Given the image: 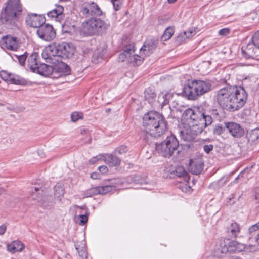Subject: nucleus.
Returning <instances> with one entry per match:
<instances>
[{
    "label": "nucleus",
    "instance_id": "nucleus-1",
    "mask_svg": "<svg viewBox=\"0 0 259 259\" xmlns=\"http://www.w3.org/2000/svg\"><path fill=\"white\" fill-rule=\"evenodd\" d=\"M183 118L186 123L183 124V127H180V136L181 139L187 142L194 141L196 136L212 122L210 115L198 111L195 112L191 108L184 111Z\"/></svg>",
    "mask_w": 259,
    "mask_h": 259
},
{
    "label": "nucleus",
    "instance_id": "nucleus-2",
    "mask_svg": "<svg viewBox=\"0 0 259 259\" xmlns=\"http://www.w3.org/2000/svg\"><path fill=\"white\" fill-rule=\"evenodd\" d=\"M247 94L241 87L227 85L219 90L215 99L224 109L234 111L242 107L246 102Z\"/></svg>",
    "mask_w": 259,
    "mask_h": 259
},
{
    "label": "nucleus",
    "instance_id": "nucleus-3",
    "mask_svg": "<svg viewBox=\"0 0 259 259\" xmlns=\"http://www.w3.org/2000/svg\"><path fill=\"white\" fill-rule=\"evenodd\" d=\"M157 42L156 40H149L145 42L140 49V55H133L135 52V46L134 44H129L124 47L123 52L119 55L118 60L134 66L140 65L143 62L144 57L150 55L155 49Z\"/></svg>",
    "mask_w": 259,
    "mask_h": 259
},
{
    "label": "nucleus",
    "instance_id": "nucleus-4",
    "mask_svg": "<svg viewBox=\"0 0 259 259\" xmlns=\"http://www.w3.org/2000/svg\"><path fill=\"white\" fill-rule=\"evenodd\" d=\"M143 126L145 132L151 136L159 137L166 129V124L163 117L157 112L151 111L144 115Z\"/></svg>",
    "mask_w": 259,
    "mask_h": 259
},
{
    "label": "nucleus",
    "instance_id": "nucleus-5",
    "mask_svg": "<svg viewBox=\"0 0 259 259\" xmlns=\"http://www.w3.org/2000/svg\"><path fill=\"white\" fill-rule=\"evenodd\" d=\"M21 11L20 0H9L4 11L1 15V22L9 28L17 26Z\"/></svg>",
    "mask_w": 259,
    "mask_h": 259
},
{
    "label": "nucleus",
    "instance_id": "nucleus-6",
    "mask_svg": "<svg viewBox=\"0 0 259 259\" xmlns=\"http://www.w3.org/2000/svg\"><path fill=\"white\" fill-rule=\"evenodd\" d=\"M211 87V84L207 81L194 80L187 83L184 88V92L189 99L195 100L210 91Z\"/></svg>",
    "mask_w": 259,
    "mask_h": 259
},
{
    "label": "nucleus",
    "instance_id": "nucleus-7",
    "mask_svg": "<svg viewBox=\"0 0 259 259\" xmlns=\"http://www.w3.org/2000/svg\"><path fill=\"white\" fill-rule=\"evenodd\" d=\"M108 25L100 19L92 18L82 23L81 32L85 35H92L106 30Z\"/></svg>",
    "mask_w": 259,
    "mask_h": 259
},
{
    "label": "nucleus",
    "instance_id": "nucleus-8",
    "mask_svg": "<svg viewBox=\"0 0 259 259\" xmlns=\"http://www.w3.org/2000/svg\"><path fill=\"white\" fill-rule=\"evenodd\" d=\"M179 142L174 135H171L162 143L156 145V150L164 157H170L179 147Z\"/></svg>",
    "mask_w": 259,
    "mask_h": 259
},
{
    "label": "nucleus",
    "instance_id": "nucleus-9",
    "mask_svg": "<svg viewBox=\"0 0 259 259\" xmlns=\"http://www.w3.org/2000/svg\"><path fill=\"white\" fill-rule=\"evenodd\" d=\"M243 244H241L236 241H231L229 239L224 240L220 243L217 252L226 253L228 252L240 251L244 248Z\"/></svg>",
    "mask_w": 259,
    "mask_h": 259
},
{
    "label": "nucleus",
    "instance_id": "nucleus-10",
    "mask_svg": "<svg viewBox=\"0 0 259 259\" xmlns=\"http://www.w3.org/2000/svg\"><path fill=\"white\" fill-rule=\"evenodd\" d=\"M80 14L84 17L90 16H100L102 11L97 4L94 2H85L81 6L79 10Z\"/></svg>",
    "mask_w": 259,
    "mask_h": 259
},
{
    "label": "nucleus",
    "instance_id": "nucleus-11",
    "mask_svg": "<svg viewBox=\"0 0 259 259\" xmlns=\"http://www.w3.org/2000/svg\"><path fill=\"white\" fill-rule=\"evenodd\" d=\"M75 50L73 44L71 43L63 42L55 46V51L57 55L63 58H69L73 56Z\"/></svg>",
    "mask_w": 259,
    "mask_h": 259
},
{
    "label": "nucleus",
    "instance_id": "nucleus-12",
    "mask_svg": "<svg viewBox=\"0 0 259 259\" xmlns=\"http://www.w3.org/2000/svg\"><path fill=\"white\" fill-rule=\"evenodd\" d=\"M37 34L40 38L47 41L52 40L56 36V32L53 26L48 24H42L39 27Z\"/></svg>",
    "mask_w": 259,
    "mask_h": 259
},
{
    "label": "nucleus",
    "instance_id": "nucleus-13",
    "mask_svg": "<svg viewBox=\"0 0 259 259\" xmlns=\"http://www.w3.org/2000/svg\"><path fill=\"white\" fill-rule=\"evenodd\" d=\"M225 127L232 136L235 137H240L243 135L244 131L240 124L235 122L225 123Z\"/></svg>",
    "mask_w": 259,
    "mask_h": 259
},
{
    "label": "nucleus",
    "instance_id": "nucleus-14",
    "mask_svg": "<svg viewBox=\"0 0 259 259\" xmlns=\"http://www.w3.org/2000/svg\"><path fill=\"white\" fill-rule=\"evenodd\" d=\"M64 8L61 5H56L55 8L47 13L48 17L54 19L57 22H60L64 18Z\"/></svg>",
    "mask_w": 259,
    "mask_h": 259
},
{
    "label": "nucleus",
    "instance_id": "nucleus-15",
    "mask_svg": "<svg viewBox=\"0 0 259 259\" xmlns=\"http://www.w3.org/2000/svg\"><path fill=\"white\" fill-rule=\"evenodd\" d=\"M26 22L31 27L39 28L44 23V19L36 14H31L28 15Z\"/></svg>",
    "mask_w": 259,
    "mask_h": 259
},
{
    "label": "nucleus",
    "instance_id": "nucleus-16",
    "mask_svg": "<svg viewBox=\"0 0 259 259\" xmlns=\"http://www.w3.org/2000/svg\"><path fill=\"white\" fill-rule=\"evenodd\" d=\"M4 47L6 49L16 51L19 47V43L16 37H12V36H6L3 38Z\"/></svg>",
    "mask_w": 259,
    "mask_h": 259
},
{
    "label": "nucleus",
    "instance_id": "nucleus-17",
    "mask_svg": "<svg viewBox=\"0 0 259 259\" xmlns=\"http://www.w3.org/2000/svg\"><path fill=\"white\" fill-rule=\"evenodd\" d=\"M240 231L239 225L236 222H232L226 227V233L228 236L235 238L238 236Z\"/></svg>",
    "mask_w": 259,
    "mask_h": 259
},
{
    "label": "nucleus",
    "instance_id": "nucleus-18",
    "mask_svg": "<svg viewBox=\"0 0 259 259\" xmlns=\"http://www.w3.org/2000/svg\"><path fill=\"white\" fill-rule=\"evenodd\" d=\"M203 163L200 159L191 160L190 161L189 170L193 174L198 175L203 170Z\"/></svg>",
    "mask_w": 259,
    "mask_h": 259
},
{
    "label": "nucleus",
    "instance_id": "nucleus-19",
    "mask_svg": "<svg viewBox=\"0 0 259 259\" xmlns=\"http://www.w3.org/2000/svg\"><path fill=\"white\" fill-rule=\"evenodd\" d=\"M41 55L47 62L51 63L52 57L57 56L55 51V46H49L47 47L43 50Z\"/></svg>",
    "mask_w": 259,
    "mask_h": 259
},
{
    "label": "nucleus",
    "instance_id": "nucleus-20",
    "mask_svg": "<svg viewBox=\"0 0 259 259\" xmlns=\"http://www.w3.org/2000/svg\"><path fill=\"white\" fill-rule=\"evenodd\" d=\"M103 161L111 167L119 165L121 162L119 158L111 154H103Z\"/></svg>",
    "mask_w": 259,
    "mask_h": 259
},
{
    "label": "nucleus",
    "instance_id": "nucleus-21",
    "mask_svg": "<svg viewBox=\"0 0 259 259\" xmlns=\"http://www.w3.org/2000/svg\"><path fill=\"white\" fill-rule=\"evenodd\" d=\"M25 247L24 244L19 241H14L7 245V250L12 253L21 251Z\"/></svg>",
    "mask_w": 259,
    "mask_h": 259
},
{
    "label": "nucleus",
    "instance_id": "nucleus-22",
    "mask_svg": "<svg viewBox=\"0 0 259 259\" xmlns=\"http://www.w3.org/2000/svg\"><path fill=\"white\" fill-rule=\"evenodd\" d=\"M38 54L36 53H33L28 58V67L30 70L35 72L37 70V68L39 65L37 62Z\"/></svg>",
    "mask_w": 259,
    "mask_h": 259
},
{
    "label": "nucleus",
    "instance_id": "nucleus-23",
    "mask_svg": "<svg viewBox=\"0 0 259 259\" xmlns=\"http://www.w3.org/2000/svg\"><path fill=\"white\" fill-rule=\"evenodd\" d=\"M52 71L53 68L52 66L43 63L40 65H38L35 72H37L43 76H47L50 74Z\"/></svg>",
    "mask_w": 259,
    "mask_h": 259
},
{
    "label": "nucleus",
    "instance_id": "nucleus-24",
    "mask_svg": "<svg viewBox=\"0 0 259 259\" xmlns=\"http://www.w3.org/2000/svg\"><path fill=\"white\" fill-rule=\"evenodd\" d=\"M253 44H248L245 47H242V53L243 56L248 59L253 56L255 54L254 49L253 47Z\"/></svg>",
    "mask_w": 259,
    "mask_h": 259
},
{
    "label": "nucleus",
    "instance_id": "nucleus-25",
    "mask_svg": "<svg viewBox=\"0 0 259 259\" xmlns=\"http://www.w3.org/2000/svg\"><path fill=\"white\" fill-rule=\"evenodd\" d=\"M175 172L177 176L179 178H183L184 182L187 185V184L189 182L190 178L188 173L185 170L184 168L181 166L178 167L176 169Z\"/></svg>",
    "mask_w": 259,
    "mask_h": 259
},
{
    "label": "nucleus",
    "instance_id": "nucleus-26",
    "mask_svg": "<svg viewBox=\"0 0 259 259\" xmlns=\"http://www.w3.org/2000/svg\"><path fill=\"white\" fill-rule=\"evenodd\" d=\"M54 196L55 197L60 198L62 197L64 193L63 185L61 183H57L54 188Z\"/></svg>",
    "mask_w": 259,
    "mask_h": 259
},
{
    "label": "nucleus",
    "instance_id": "nucleus-27",
    "mask_svg": "<svg viewBox=\"0 0 259 259\" xmlns=\"http://www.w3.org/2000/svg\"><path fill=\"white\" fill-rule=\"evenodd\" d=\"M88 212H84V214H79V215H75L74 220L76 223H78L79 225H85L88 221Z\"/></svg>",
    "mask_w": 259,
    "mask_h": 259
},
{
    "label": "nucleus",
    "instance_id": "nucleus-28",
    "mask_svg": "<svg viewBox=\"0 0 259 259\" xmlns=\"http://www.w3.org/2000/svg\"><path fill=\"white\" fill-rule=\"evenodd\" d=\"M58 72L61 76H66L70 73V69L66 64L61 63L58 65Z\"/></svg>",
    "mask_w": 259,
    "mask_h": 259
},
{
    "label": "nucleus",
    "instance_id": "nucleus-29",
    "mask_svg": "<svg viewBox=\"0 0 259 259\" xmlns=\"http://www.w3.org/2000/svg\"><path fill=\"white\" fill-rule=\"evenodd\" d=\"M247 136L249 142H255L259 139V129L256 128L251 131Z\"/></svg>",
    "mask_w": 259,
    "mask_h": 259
},
{
    "label": "nucleus",
    "instance_id": "nucleus-30",
    "mask_svg": "<svg viewBox=\"0 0 259 259\" xmlns=\"http://www.w3.org/2000/svg\"><path fill=\"white\" fill-rule=\"evenodd\" d=\"M145 98L149 103H152L155 100L156 95L152 90L147 89L145 91Z\"/></svg>",
    "mask_w": 259,
    "mask_h": 259
},
{
    "label": "nucleus",
    "instance_id": "nucleus-31",
    "mask_svg": "<svg viewBox=\"0 0 259 259\" xmlns=\"http://www.w3.org/2000/svg\"><path fill=\"white\" fill-rule=\"evenodd\" d=\"M174 30L172 27H168L164 31L163 35L162 36V39L164 41L169 40L173 35Z\"/></svg>",
    "mask_w": 259,
    "mask_h": 259
},
{
    "label": "nucleus",
    "instance_id": "nucleus-32",
    "mask_svg": "<svg viewBox=\"0 0 259 259\" xmlns=\"http://www.w3.org/2000/svg\"><path fill=\"white\" fill-rule=\"evenodd\" d=\"M75 249L77 251L79 255L82 258H85L87 257V253L84 247H80L75 245Z\"/></svg>",
    "mask_w": 259,
    "mask_h": 259
},
{
    "label": "nucleus",
    "instance_id": "nucleus-33",
    "mask_svg": "<svg viewBox=\"0 0 259 259\" xmlns=\"http://www.w3.org/2000/svg\"><path fill=\"white\" fill-rule=\"evenodd\" d=\"M113 189V187L110 185L99 186V190H100L101 194H106V193L112 191Z\"/></svg>",
    "mask_w": 259,
    "mask_h": 259
},
{
    "label": "nucleus",
    "instance_id": "nucleus-34",
    "mask_svg": "<svg viewBox=\"0 0 259 259\" xmlns=\"http://www.w3.org/2000/svg\"><path fill=\"white\" fill-rule=\"evenodd\" d=\"M252 41L254 46L259 49V31L255 32L252 37Z\"/></svg>",
    "mask_w": 259,
    "mask_h": 259
},
{
    "label": "nucleus",
    "instance_id": "nucleus-35",
    "mask_svg": "<svg viewBox=\"0 0 259 259\" xmlns=\"http://www.w3.org/2000/svg\"><path fill=\"white\" fill-rule=\"evenodd\" d=\"M83 114L81 112H74L71 115V120L73 122L77 121L79 119L82 117Z\"/></svg>",
    "mask_w": 259,
    "mask_h": 259
},
{
    "label": "nucleus",
    "instance_id": "nucleus-36",
    "mask_svg": "<svg viewBox=\"0 0 259 259\" xmlns=\"http://www.w3.org/2000/svg\"><path fill=\"white\" fill-rule=\"evenodd\" d=\"M196 33L195 30L193 28L190 29L188 31H185L182 35V38L185 39L186 38H189Z\"/></svg>",
    "mask_w": 259,
    "mask_h": 259
},
{
    "label": "nucleus",
    "instance_id": "nucleus-37",
    "mask_svg": "<svg viewBox=\"0 0 259 259\" xmlns=\"http://www.w3.org/2000/svg\"><path fill=\"white\" fill-rule=\"evenodd\" d=\"M74 207L75 209V215H77L78 213L80 214H84L83 211H84V212H88L86 210V207L85 205L82 206L75 205Z\"/></svg>",
    "mask_w": 259,
    "mask_h": 259
},
{
    "label": "nucleus",
    "instance_id": "nucleus-38",
    "mask_svg": "<svg viewBox=\"0 0 259 259\" xmlns=\"http://www.w3.org/2000/svg\"><path fill=\"white\" fill-rule=\"evenodd\" d=\"M99 160H103V154H99L93 157L89 160V163L91 164H93Z\"/></svg>",
    "mask_w": 259,
    "mask_h": 259
},
{
    "label": "nucleus",
    "instance_id": "nucleus-39",
    "mask_svg": "<svg viewBox=\"0 0 259 259\" xmlns=\"http://www.w3.org/2000/svg\"><path fill=\"white\" fill-rule=\"evenodd\" d=\"M15 56L21 65H23L25 64V62L27 58L25 54L15 55Z\"/></svg>",
    "mask_w": 259,
    "mask_h": 259
},
{
    "label": "nucleus",
    "instance_id": "nucleus-40",
    "mask_svg": "<svg viewBox=\"0 0 259 259\" xmlns=\"http://www.w3.org/2000/svg\"><path fill=\"white\" fill-rule=\"evenodd\" d=\"M174 94L170 93H166L163 96L164 98V103L165 104H168L170 101V100L172 98Z\"/></svg>",
    "mask_w": 259,
    "mask_h": 259
},
{
    "label": "nucleus",
    "instance_id": "nucleus-41",
    "mask_svg": "<svg viewBox=\"0 0 259 259\" xmlns=\"http://www.w3.org/2000/svg\"><path fill=\"white\" fill-rule=\"evenodd\" d=\"M0 76L2 78L5 80H8L10 78V74L8 73L6 71H1L0 72Z\"/></svg>",
    "mask_w": 259,
    "mask_h": 259
},
{
    "label": "nucleus",
    "instance_id": "nucleus-42",
    "mask_svg": "<svg viewBox=\"0 0 259 259\" xmlns=\"http://www.w3.org/2000/svg\"><path fill=\"white\" fill-rule=\"evenodd\" d=\"M115 10H118L121 6V2L120 0H111Z\"/></svg>",
    "mask_w": 259,
    "mask_h": 259
},
{
    "label": "nucleus",
    "instance_id": "nucleus-43",
    "mask_svg": "<svg viewBox=\"0 0 259 259\" xmlns=\"http://www.w3.org/2000/svg\"><path fill=\"white\" fill-rule=\"evenodd\" d=\"M116 151H117L119 154H121L127 152V148L126 146L122 145L118 147Z\"/></svg>",
    "mask_w": 259,
    "mask_h": 259
},
{
    "label": "nucleus",
    "instance_id": "nucleus-44",
    "mask_svg": "<svg viewBox=\"0 0 259 259\" xmlns=\"http://www.w3.org/2000/svg\"><path fill=\"white\" fill-rule=\"evenodd\" d=\"M230 32V30L229 28H223L221 29L219 32V34L220 35L224 36L228 35Z\"/></svg>",
    "mask_w": 259,
    "mask_h": 259
},
{
    "label": "nucleus",
    "instance_id": "nucleus-45",
    "mask_svg": "<svg viewBox=\"0 0 259 259\" xmlns=\"http://www.w3.org/2000/svg\"><path fill=\"white\" fill-rule=\"evenodd\" d=\"M213 145L211 144L210 145H205L203 147V149L205 152L208 153L213 149Z\"/></svg>",
    "mask_w": 259,
    "mask_h": 259
},
{
    "label": "nucleus",
    "instance_id": "nucleus-46",
    "mask_svg": "<svg viewBox=\"0 0 259 259\" xmlns=\"http://www.w3.org/2000/svg\"><path fill=\"white\" fill-rule=\"evenodd\" d=\"M99 170L103 174H105L108 171V168L106 166L102 165L99 167Z\"/></svg>",
    "mask_w": 259,
    "mask_h": 259
},
{
    "label": "nucleus",
    "instance_id": "nucleus-47",
    "mask_svg": "<svg viewBox=\"0 0 259 259\" xmlns=\"http://www.w3.org/2000/svg\"><path fill=\"white\" fill-rule=\"evenodd\" d=\"M7 229V225L5 224L0 226V235H3L5 234Z\"/></svg>",
    "mask_w": 259,
    "mask_h": 259
},
{
    "label": "nucleus",
    "instance_id": "nucleus-48",
    "mask_svg": "<svg viewBox=\"0 0 259 259\" xmlns=\"http://www.w3.org/2000/svg\"><path fill=\"white\" fill-rule=\"evenodd\" d=\"M258 230V228H256V226L254 225L251 226L248 229V233L251 234L253 232L256 231Z\"/></svg>",
    "mask_w": 259,
    "mask_h": 259
},
{
    "label": "nucleus",
    "instance_id": "nucleus-49",
    "mask_svg": "<svg viewBox=\"0 0 259 259\" xmlns=\"http://www.w3.org/2000/svg\"><path fill=\"white\" fill-rule=\"evenodd\" d=\"M92 190H93V192L94 193V195L101 194L100 190H99V186L95 188H91Z\"/></svg>",
    "mask_w": 259,
    "mask_h": 259
},
{
    "label": "nucleus",
    "instance_id": "nucleus-50",
    "mask_svg": "<svg viewBox=\"0 0 259 259\" xmlns=\"http://www.w3.org/2000/svg\"><path fill=\"white\" fill-rule=\"evenodd\" d=\"M99 176H100L99 174L96 172H92L90 175V177L92 179H94V180L99 179Z\"/></svg>",
    "mask_w": 259,
    "mask_h": 259
},
{
    "label": "nucleus",
    "instance_id": "nucleus-51",
    "mask_svg": "<svg viewBox=\"0 0 259 259\" xmlns=\"http://www.w3.org/2000/svg\"><path fill=\"white\" fill-rule=\"evenodd\" d=\"M93 195H94V193L93 192V190H92V189H90L87 191V192H85L84 197H91Z\"/></svg>",
    "mask_w": 259,
    "mask_h": 259
},
{
    "label": "nucleus",
    "instance_id": "nucleus-52",
    "mask_svg": "<svg viewBox=\"0 0 259 259\" xmlns=\"http://www.w3.org/2000/svg\"><path fill=\"white\" fill-rule=\"evenodd\" d=\"M255 198L256 200H258L259 202V188H256L255 189Z\"/></svg>",
    "mask_w": 259,
    "mask_h": 259
},
{
    "label": "nucleus",
    "instance_id": "nucleus-53",
    "mask_svg": "<svg viewBox=\"0 0 259 259\" xmlns=\"http://www.w3.org/2000/svg\"><path fill=\"white\" fill-rule=\"evenodd\" d=\"M234 198V196L232 195H231V197L229 198V201H228V203L229 205H232L234 203V201L231 202V199Z\"/></svg>",
    "mask_w": 259,
    "mask_h": 259
},
{
    "label": "nucleus",
    "instance_id": "nucleus-54",
    "mask_svg": "<svg viewBox=\"0 0 259 259\" xmlns=\"http://www.w3.org/2000/svg\"><path fill=\"white\" fill-rule=\"evenodd\" d=\"M256 244L259 245V233L256 236L255 238Z\"/></svg>",
    "mask_w": 259,
    "mask_h": 259
},
{
    "label": "nucleus",
    "instance_id": "nucleus-55",
    "mask_svg": "<svg viewBox=\"0 0 259 259\" xmlns=\"http://www.w3.org/2000/svg\"><path fill=\"white\" fill-rule=\"evenodd\" d=\"M249 246L250 247L252 251L255 250L257 249V247L255 245H249Z\"/></svg>",
    "mask_w": 259,
    "mask_h": 259
},
{
    "label": "nucleus",
    "instance_id": "nucleus-56",
    "mask_svg": "<svg viewBox=\"0 0 259 259\" xmlns=\"http://www.w3.org/2000/svg\"><path fill=\"white\" fill-rule=\"evenodd\" d=\"M177 0H167V2L169 4H174L175 3Z\"/></svg>",
    "mask_w": 259,
    "mask_h": 259
},
{
    "label": "nucleus",
    "instance_id": "nucleus-57",
    "mask_svg": "<svg viewBox=\"0 0 259 259\" xmlns=\"http://www.w3.org/2000/svg\"><path fill=\"white\" fill-rule=\"evenodd\" d=\"M41 188H38V187H34V189H35V191H38L40 190Z\"/></svg>",
    "mask_w": 259,
    "mask_h": 259
},
{
    "label": "nucleus",
    "instance_id": "nucleus-58",
    "mask_svg": "<svg viewBox=\"0 0 259 259\" xmlns=\"http://www.w3.org/2000/svg\"><path fill=\"white\" fill-rule=\"evenodd\" d=\"M255 225L256 226V228H258V229H259V222L256 223Z\"/></svg>",
    "mask_w": 259,
    "mask_h": 259
},
{
    "label": "nucleus",
    "instance_id": "nucleus-59",
    "mask_svg": "<svg viewBox=\"0 0 259 259\" xmlns=\"http://www.w3.org/2000/svg\"><path fill=\"white\" fill-rule=\"evenodd\" d=\"M3 189L1 188H0V195L3 193Z\"/></svg>",
    "mask_w": 259,
    "mask_h": 259
},
{
    "label": "nucleus",
    "instance_id": "nucleus-60",
    "mask_svg": "<svg viewBox=\"0 0 259 259\" xmlns=\"http://www.w3.org/2000/svg\"><path fill=\"white\" fill-rule=\"evenodd\" d=\"M231 259H240V258H238V257H232Z\"/></svg>",
    "mask_w": 259,
    "mask_h": 259
},
{
    "label": "nucleus",
    "instance_id": "nucleus-61",
    "mask_svg": "<svg viewBox=\"0 0 259 259\" xmlns=\"http://www.w3.org/2000/svg\"><path fill=\"white\" fill-rule=\"evenodd\" d=\"M241 176V174H240L236 178V180H237L239 177Z\"/></svg>",
    "mask_w": 259,
    "mask_h": 259
}]
</instances>
